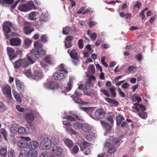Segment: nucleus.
<instances>
[{"mask_svg": "<svg viewBox=\"0 0 157 157\" xmlns=\"http://www.w3.org/2000/svg\"><path fill=\"white\" fill-rule=\"evenodd\" d=\"M34 46L35 48L30 50V53L27 54V58L32 63L34 62L33 59L36 60L40 57L44 56L46 53L44 50L39 48L43 47V44L40 41L38 40L36 41L34 43Z\"/></svg>", "mask_w": 157, "mask_h": 157, "instance_id": "1", "label": "nucleus"}, {"mask_svg": "<svg viewBox=\"0 0 157 157\" xmlns=\"http://www.w3.org/2000/svg\"><path fill=\"white\" fill-rule=\"evenodd\" d=\"M58 68L57 72L53 75L54 79L56 80H60L65 78L68 72L65 65L61 63L59 66Z\"/></svg>", "mask_w": 157, "mask_h": 157, "instance_id": "2", "label": "nucleus"}, {"mask_svg": "<svg viewBox=\"0 0 157 157\" xmlns=\"http://www.w3.org/2000/svg\"><path fill=\"white\" fill-rule=\"evenodd\" d=\"M29 63H33L30 62L29 59L28 60L27 59H19L15 62L14 67L16 69H18L20 68H25L29 66Z\"/></svg>", "mask_w": 157, "mask_h": 157, "instance_id": "3", "label": "nucleus"}, {"mask_svg": "<svg viewBox=\"0 0 157 157\" xmlns=\"http://www.w3.org/2000/svg\"><path fill=\"white\" fill-rule=\"evenodd\" d=\"M36 115V113L35 111L32 110L29 113L25 114V119L28 123V125L31 127L32 126V123Z\"/></svg>", "mask_w": 157, "mask_h": 157, "instance_id": "4", "label": "nucleus"}, {"mask_svg": "<svg viewBox=\"0 0 157 157\" xmlns=\"http://www.w3.org/2000/svg\"><path fill=\"white\" fill-rule=\"evenodd\" d=\"M2 91L3 95L6 96L7 100H10L12 99L11 88L9 85H4L2 89Z\"/></svg>", "mask_w": 157, "mask_h": 157, "instance_id": "5", "label": "nucleus"}, {"mask_svg": "<svg viewBox=\"0 0 157 157\" xmlns=\"http://www.w3.org/2000/svg\"><path fill=\"white\" fill-rule=\"evenodd\" d=\"M34 5L32 1H29L27 4H23L19 5L18 9L21 11L26 12L32 9Z\"/></svg>", "mask_w": 157, "mask_h": 157, "instance_id": "6", "label": "nucleus"}, {"mask_svg": "<svg viewBox=\"0 0 157 157\" xmlns=\"http://www.w3.org/2000/svg\"><path fill=\"white\" fill-rule=\"evenodd\" d=\"M63 151V149L60 146H56L52 147V153L55 156H59Z\"/></svg>", "mask_w": 157, "mask_h": 157, "instance_id": "7", "label": "nucleus"}, {"mask_svg": "<svg viewBox=\"0 0 157 157\" xmlns=\"http://www.w3.org/2000/svg\"><path fill=\"white\" fill-rule=\"evenodd\" d=\"M45 87L50 90L58 89L59 87V84L54 82H47L44 84Z\"/></svg>", "mask_w": 157, "mask_h": 157, "instance_id": "8", "label": "nucleus"}, {"mask_svg": "<svg viewBox=\"0 0 157 157\" xmlns=\"http://www.w3.org/2000/svg\"><path fill=\"white\" fill-rule=\"evenodd\" d=\"M41 144L42 145L44 149L48 150L51 147V140L48 137L44 138L42 140Z\"/></svg>", "mask_w": 157, "mask_h": 157, "instance_id": "9", "label": "nucleus"}, {"mask_svg": "<svg viewBox=\"0 0 157 157\" xmlns=\"http://www.w3.org/2000/svg\"><path fill=\"white\" fill-rule=\"evenodd\" d=\"M12 25V23L10 21H6L3 23V31L5 35L9 34L11 31L10 28L9 26L11 27Z\"/></svg>", "mask_w": 157, "mask_h": 157, "instance_id": "10", "label": "nucleus"}, {"mask_svg": "<svg viewBox=\"0 0 157 157\" xmlns=\"http://www.w3.org/2000/svg\"><path fill=\"white\" fill-rule=\"evenodd\" d=\"M105 116V113L103 111L102 109H98L95 112V116L96 118L98 120L103 118Z\"/></svg>", "mask_w": 157, "mask_h": 157, "instance_id": "11", "label": "nucleus"}, {"mask_svg": "<svg viewBox=\"0 0 157 157\" xmlns=\"http://www.w3.org/2000/svg\"><path fill=\"white\" fill-rule=\"evenodd\" d=\"M7 54L10 60H13L16 58V55L15 54V50L13 48L8 47L7 48Z\"/></svg>", "mask_w": 157, "mask_h": 157, "instance_id": "12", "label": "nucleus"}, {"mask_svg": "<svg viewBox=\"0 0 157 157\" xmlns=\"http://www.w3.org/2000/svg\"><path fill=\"white\" fill-rule=\"evenodd\" d=\"M25 25L24 29V31L26 34L28 35L34 31V29L31 27V25L30 23L26 22L25 23Z\"/></svg>", "mask_w": 157, "mask_h": 157, "instance_id": "13", "label": "nucleus"}, {"mask_svg": "<svg viewBox=\"0 0 157 157\" xmlns=\"http://www.w3.org/2000/svg\"><path fill=\"white\" fill-rule=\"evenodd\" d=\"M74 39L73 36H68L65 38V46L66 48H69L72 46L71 41Z\"/></svg>", "mask_w": 157, "mask_h": 157, "instance_id": "14", "label": "nucleus"}, {"mask_svg": "<svg viewBox=\"0 0 157 157\" xmlns=\"http://www.w3.org/2000/svg\"><path fill=\"white\" fill-rule=\"evenodd\" d=\"M21 40L18 38H13L10 40V44L12 46H18L21 44Z\"/></svg>", "mask_w": 157, "mask_h": 157, "instance_id": "15", "label": "nucleus"}, {"mask_svg": "<svg viewBox=\"0 0 157 157\" xmlns=\"http://www.w3.org/2000/svg\"><path fill=\"white\" fill-rule=\"evenodd\" d=\"M16 84L17 90L19 91L23 92L25 89L24 84L20 80H17L16 82Z\"/></svg>", "mask_w": 157, "mask_h": 157, "instance_id": "16", "label": "nucleus"}, {"mask_svg": "<svg viewBox=\"0 0 157 157\" xmlns=\"http://www.w3.org/2000/svg\"><path fill=\"white\" fill-rule=\"evenodd\" d=\"M39 146V143L36 141H31L29 144L28 146L29 149L31 150H34Z\"/></svg>", "mask_w": 157, "mask_h": 157, "instance_id": "17", "label": "nucleus"}, {"mask_svg": "<svg viewBox=\"0 0 157 157\" xmlns=\"http://www.w3.org/2000/svg\"><path fill=\"white\" fill-rule=\"evenodd\" d=\"M17 144L18 147L21 148H26L28 146L27 142L26 140H24L18 141Z\"/></svg>", "mask_w": 157, "mask_h": 157, "instance_id": "18", "label": "nucleus"}, {"mask_svg": "<svg viewBox=\"0 0 157 157\" xmlns=\"http://www.w3.org/2000/svg\"><path fill=\"white\" fill-rule=\"evenodd\" d=\"M39 13L38 12L34 11L30 13L29 16V18L31 20H35L38 17Z\"/></svg>", "mask_w": 157, "mask_h": 157, "instance_id": "19", "label": "nucleus"}, {"mask_svg": "<svg viewBox=\"0 0 157 157\" xmlns=\"http://www.w3.org/2000/svg\"><path fill=\"white\" fill-rule=\"evenodd\" d=\"M121 140L119 138H114L113 136H110L109 141L110 144L115 145L117 144Z\"/></svg>", "mask_w": 157, "mask_h": 157, "instance_id": "20", "label": "nucleus"}, {"mask_svg": "<svg viewBox=\"0 0 157 157\" xmlns=\"http://www.w3.org/2000/svg\"><path fill=\"white\" fill-rule=\"evenodd\" d=\"M114 117V113L112 112L108 113L107 116V120L111 124H113L114 123L113 118Z\"/></svg>", "mask_w": 157, "mask_h": 157, "instance_id": "21", "label": "nucleus"}, {"mask_svg": "<svg viewBox=\"0 0 157 157\" xmlns=\"http://www.w3.org/2000/svg\"><path fill=\"white\" fill-rule=\"evenodd\" d=\"M50 140L51 144L55 145H58L59 143V138L56 135L52 136Z\"/></svg>", "mask_w": 157, "mask_h": 157, "instance_id": "22", "label": "nucleus"}, {"mask_svg": "<svg viewBox=\"0 0 157 157\" xmlns=\"http://www.w3.org/2000/svg\"><path fill=\"white\" fill-rule=\"evenodd\" d=\"M82 129L86 132H89L91 129V127L87 124H83L82 125Z\"/></svg>", "mask_w": 157, "mask_h": 157, "instance_id": "23", "label": "nucleus"}, {"mask_svg": "<svg viewBox=\"0 0 157 157\" xmlns=\"http://www.w3.org/2000/svg\"><path fill=\"white\" fill-rule=\"evenodd\" d=\"M70 56L73 59H78V53L75 49H72L70 52Z\"/></svg>", "mask_w": 157, "mask_h": 157, "instance_id": "24", "label": "nucleus"}, {"mask_svg": "<svg viewBox=\"0 0 157 157\" xmlns=\"http://www.w3.org/2000/svg\"><path fill=\"white\" fill-rule=\"evenodd\" d=\"M64 143L69 148L72 147L74 144L73 142L71 140L68 138L64 140Z\"/></svg>", "mask_w": 157, "mask_h": 157, "instance_id": "25", "label": "nucleus"}, {"mask_svg": "<svg viewBox=\"0 0 157 157\" xmlns=\"http://www.w3.org/2000/svg\"><path fill=\"white\" fill-rule=\"evenodd\" d=\"M125 118L121 115H118L116 117V120L117 122V125L119 126L120 125L122 122L124 120Z\"/></svg>", "mask_w": 157, "mask_h": 157, "instance_id": "26", "label": "nucleus"}, {"mask_svg": "<svg viewBox=\"0 0 157 157\" xmlns=\"http://www.w3.org/2000/svg\"><path fill=\"white\" fill-rule=\"evenodd\" d=\"M101 123L102 126L107 131H109L111 130V127L110 125L107 122L104 121H101Z\"/></svg>", "mask_w": 157, "mask_h": 157, "instance_id": "27", "label": "nucleus"}, {"mask_svg": "<svg viewBox=\"0 0 157 157\" xmlns=\"http://www.w3.org/2000/svg\"><path fill=\"white\" fill-rule=\"evenodd\" d=\"M105 99L107 102L110 104H114L116 106H117L118 105L119 102L116 100H113L108 98H105Z\"/></svg>", "mask_w": 157, "mask_h": 157, "instance_id": "28", "label": "nucleus"}, {"mask_svg": "<svg viewBox=\"0 0 157 157\" xmlns=\"http://www.w3.org/2000/svg\"><path fill=\"white\" fill-rule=\"evenodd\" d=\"M33 75L34 77L39 78H41L43 77L42 73L39 71H34Z\"/></svg>", "mask_w": 157, "mask_h": 157, "instance_id": "29", "label": "nucleus"}, {"mask_svg": "<svg viewBox=\"0 0 157 157\" xmlns=\"http://www.w3.org/2000/svg\"><path fill=\"white\" fill-rule=\"evenodd\" d=\"M38 152L36 150H32L29 151L28 157H37Z\"/></svg>", "mask_w": 157, "mask_h": 157, "instance_id": "30", "label": "nucleus"}, {"mask_svg": "<svg viewBox=\"0 0 157 157\" xmlns=\"http://www.w3.org/2000/svg\"><path fill=\"white\" fill-rule=\"evenodd\" d=\"M12 93L17 101L21 102V98L20 96L18 95V93L16 92L14 90H13Z\"/></svg>", "mask_w": 157, "mask_h": 157, "instance_id": "31", "label": "nucleus"}, {"mask_svg": "<svg viewBox=\"0 0 157 157\" xmlns=\"http://www.w3.org/2000/svg\"><path fill=\"white\" fill-rule=\"evenodd\" d=\"M29 151L22 149L20 151L19 157H28Z\"/></svg>", "mask_w": 157, "mask_h": 157, "instance_id": "32", "label": "nucleus"}, {"mask_svg": "<svg viewBox=\"0 0 157 157\" xmlns=\"http://www.w3.org/2000/svg\"><path fill=\"white\" fill-rule=\"evenodd\" d=\"M90 145V143L86 141H84L80 144V146L81 149H83L85 148H88V147Z\"/></svg>", "mask_w": 157, "mask_h": 157, "instance_id": "33", "label": "nucleus"}, {"mask_svg": "<svg viewBox=\"0 0 157 157\" xmlns=\"http://www.w3.org/2000/svg\"><path fill=\"white\" fill-rule=\"evenodd\" d=\"M72 31L71 28L69 26H66L63 29V34L67 35L71 32Z\"/></svg>", "mask_w": 157, "mask_h": 157, "instance_id": "34", "label": "nucleus"}, {"mask_svg": "<svg viewBox=\"0 0 157 157\" xmlns=\"http://www.w3.org/2000/svg\"><path fill=\"white\" fill-rule=\"evenodd\" d=\"M7 152V148L4 147L0 149V155L1 157H5Z\"/></svg>", "mask_w": 157, "mask_h": 157, "instance_id": "35", "label": "nucleus"}, {"mask_svg": "<svg viewBox=\"0 0 157 157\" xmlns=\"http://www.w3.org/2000/svg\"><path fill=\"white\" fill-rule=\"evenodd\" d=\"M32 43V40L28 38H26L25 39L24 41V44L26 47V48H28L31 45Z\"/></svg>", "mask_w": 157, "mask_h": 157, "instance_id": "36", "label": "nucleus"}, {"mask_svg": "<svg viewBox=\"0 0 157 157\" xmlns=\"http://www.w3.org/2000/svg\"><path fill=\"white\" fill-rule=\"evenodd\" d=\"M0 133L3 136L4 139L7 140L8 137V133L6 130L3 128H1L0 130Z\"/></svg>", "mask_w": 157, "mask_h": 157, "instance_id": "37", "label": "nucleus"}, {"mask_svg": "<svg viewBox=\"0 0 157 157\" xmlns=\"http://www.w3.org/2000/svg\"><path fill=\"white\" fill-rule=\"evenodd\" d=\"M69 80V82L67 83V86L66 87V89L68 91L70 90L71 89L72 84L73 82V80L72 78H70Z\"/></svg>", "mask_w": 157, "mask_h": 157, "instance_id": "38", "label": "nucleus"}, {"mask_svg": "<svg viewBox=\"0 0 157 157\" xmlns=\"http://www.w3.org/2000/svg\"><path fill=\"white\" fill-rule=\"evenodd\" d=\"M44 62L48 63L51 64L53 63L52 58L49 56H47L44 59Z\"/></svg>", "mask_w": 157, "mask_h": 157, "instance_id": "39", "label": "nucleus"}, {"mask_svg": "<svg viewBox=\"0 0 157 157\" xmlns=\"http://www.w3.org/2000/svg\"><path fill=\"white\" fill-rule=\"evenodd\" d=\"M81 124L79 122H76L73 124V126L75 129H79L82 128Z\"/></svg>", "mask_w": 157, "mask_h": 157, "instance_id": "40", "label": "nucleus"}, {"mask_svg": "<svg viewBox=\"0 0 157 157\" xmlns=\"http://www.w3.org/2000/svg\"><path fill=\"white\" fill-rule=\"evenodd\" d=\"M137 114L139 116L143 119H145L147 117V114L145 112H140L138 113Z\"/></svg>", "mask_w": 157, "mask_h": 157, "instance_id": "41", "label": "nucleus"}, {"mask_svg": "<svg viewBox=\"0 0 157 157\" xmlns=\"http://www.w3.org/2000/svg\"><path fill=\"white\" fill-rule=\"evenodd\" d=\"M18 132L21 135H24L26 133L25 129L24 127H21L19 128L18 130Z\"/></svg>", "mask_w": 157, "mask_h": 157, "instance_id": "42", "label": "nucleus"}, {"mask_svg": "<svg viewBox=\"0 0 157 157\" xmlns=\"http://www.w3.org/2000/svg\"><path fill=\"white\" fill-rule=\"evenodd\" d=\"M117 147L115 146H111L109 148V150L107 153H113L116 151Z\"/></svg>", "mask_w": 157, "mask_h": 157, "instance_id": "43", "label": "nucleus"}, {"mask_svg": "<svg viewBox=\"0 0 157 157\" xmlns=\"http://www.w3.org/2000/svg\"><path fill=\"white\" fill-rule=\"evenodd\" d=\"M89 73L91 74H94L95 72V69L93 65H91L89 67Z\"/></svg>", "mask_w": 157, "mask_h": 157, "instance_id": "44", "label": "nucleus"}, {"mask_svg": "<svg viewBox=\"0 0 157 157\" xmlns=\"http://www.w3.org/2000/svg\"><path fill=\"white\" fill-rule=\"evenodd\" d=\"M109 91L112 97L113 98L116 96L117 93L114 89L110 88H109Z\"/></svg>", "mask_w": 157, "mask_h": 157, "instance_id": "45", "label": "nucleus"}, {"mask_svg": "<svg viewBox=\"0 0 157 157\" xmlns=\"http://www.w3.org/2000/svg\"><path fill=\"white\" fill-rule=\"evenodd\" d=\"M73 99L76 103H80L81 102V99L79 98V96H73Z\"/></svg>", "mask_w": 157, "mask_h": 157, "instance_id": "46", "label": "nucleus"}, {"mask_svg": "<svg viewBox=\"0 0 157 157\" xmlns=\"http://www.w3.org/2000/svg\"><path fill=\"white\" fill-rule=\"evenodd\" d=\"M8 157H15L14 151L13 149H11L8 153Z\"/></svg>", "mask_w": 157, "mask_h": 157, "instance_id": "47", "label": "nucleus"}, {"mask_svg": "<svg viewBox=\"0 0 157 157\" xmlns=\"http://www.w3.org/2000/svg\"><path fill=\"white\" fill-rule=\"evenodd\" d=\"M78 45L79 48L80 49H82L83 47L84 44L83 42V40L82 39H80L78 42Z\"/></svg>", "mask_w": 157, "mask_h": 157, "instance_id": "48", "label": "nucleus"}, {"mask_svg": "<svg viewBox=\"0 0 157 157\" xmlns=\"http://www.w3.org/2000/svg\"><path fill=\"white\" fill-rule=\"evenodd\" d=\"M25 75L28 77H31L33 76V74L31 70H28L25 72Z\"/></svg>", "mask_w": 157, "mask_h": 157, "instance_id": "49", "label": "nucleus"}, {"mask_svg": "<svg viewBox=\"0 0 157 157\" xmlns=\"http://www.w3.org/2000/svg\"><path fill=\"white\" fill-rule=\"evenodd\" d=\"M81 150L82 151L84 154L86 155H88L90 152V150L88 148H85L81 149Z\"/></svg>", "mask_w": 157, "mask_h": 157, "instance_id": "50", "label": "nucleus"}, {"mask_svg": "<svg viewBox=\"0 0 157 157\" xmlns=\"http://www.w3.org/2000/svg\"><path fill=\"white\" fill-rule=\"evenodd\" d=\"M101 59V62L102 64L105 66V67H108V64L105 62V56H103L102 57Z\"/></svg>", "mask_w": 157, "mask_h": 157, "instance_id": "51", "label": "nucleus"}, {"mask_svg": "<svg viewBox=\"0 0 157 157\" xmlns=\"http://www.w3.org/2000/svg\"><path fill=\"white\" fill-rule=\"evenodd\" d=\"M2 4H11L14 2L13 0H2Z\"/></svg>", "mask_w": 157, "mask_h": 157, "instance_id": "52", "label": "nucleus"}, {"mask_svg": "<svg viewBox=\"0 0 157 157\" xmlns=\"http://www.w3.org/2000/svg\"><path fill=\"white\" fill-rule=\"evenodd\" d=\"M100 91L107 97H109L110 96L109 94L106 90L105 89H101Z\"/></svg>", "mask_w": 157, "mask_h": 157, "instance_id": "53", "label": "nucleus"}, {"mask_svg": "<svg viewBox=\"0 0 157 157\" xmlns=\"http://www.w3.org/2000/svg\"><path fill=\"white\" fill-rule=\"evenodd\" d=\"M16 108L18 111L21 112H23L25 110V109L21 107L19 105H16Z\"/></svg>", "mask_w": 157, "mask_h": 157, "instance_id": "54", "label": "nucleus"}, {"mask_svg": "<svg viewBox=\"0 0 157 157\" xmlns=\"http://www.w3.org/2000/svg\"><path fill=\"white\" fill-rule=\"evenodd\" d=\"M134 106L132 107V108L135 109L137 112H140V109H139V104L137 103H135L134 104Z\"/></svg>", "mask_w": 157, "mask_h": 157, "instance_id": "55", "label": "nucleus"}, {"mask_svg": "<svg viewBox=\"0 0 157 157\" xmlns=\"http://www.w3.org/2000/svg\"><path fill=\"white\" fill-rule=\"evenodd\" d=\"M78 150L79 149L77 145H75L74 146L73 148V153H77L78 152Z\"/></svg>", "mask_w": 157, "mask_h": 157, "instance_id": "56", "label": "nucleus"}, {"mask_svg": "<svg viewBox=\"0 0 157 157\" xmlns=\"http://www.w3.org/2000/svg\"><path fill=\"white\" fill-rule=\"evenodd\" d=\"M66 119L71 121H76L75 119L71 115H69L66 116Z\"/></svg>", "mask_w": 157, "mask_h": 157, "instance_id": "57", "label": "nucleus"}, {"mask_svg": "<svg viewBox=\"0 0 157 157\" xmlns=\"http://www.w3.org/2000/svg\"><path fill=\"white\" fill-rule=\"evenodd\" d=\"M139 107L140 111V110H141V112H144V111L146 110V108L145 106L139 104Z\"/></svg>", "mask_w": 157, "mask_h": 157, "instance_id": "58", "label": "nucleus"}, {"mask_svg": "<svg viewBox=\"0 0 157 157\" xmlns=\"http://www.w3.org/2000/svg\"><path fill=\"white\" fill-rule=\"evenodd\" d=\"M86 8L85 7H82L77 12V13L78 14L82 13L83 14V13L84 12Z\"/></svg>", "mask_w": 157, "mask_h": 157, "instance_id": "59", "label": "nucleus"}, {"mask_svg": "<svg viewBox=\"0 0 157 157\" xmlns=\"http://www.w3.org/2000/svg\"><path fill=\"white\" fill-rule=\"evenodd\" d=\"M90 37L93 40H95L97 38V34L96 33H94L90 35Z\"/></svg>", "mask_w": 157, "mask_h": 157, "instance_id": "60", "label": "nucleus"}, {"mask_svg": "<svg viewBox=\"0 0 157 157\" xmlns=\"http://www.w3.org/2000/svg\"><path fill=\"white\" fill-rule=\"evenodd\" d=\"M47 19V17H45L44 15H41L40 18V21H46Z\"/></svg>", "mask_w": 157, "mask_h": 157, "instance_id": "61", "label": "nucleus"}, {"mask_svg": "<svg viewBox=\"0 0 157 157\" xmlns=\"http://www.w3.org/2000/svg\"><path fill=\"white\" fill-rule=\"evenodd\" d=\"M41 41L42 42H45L47 41V37L46 35H42L41 36Z\"/></svg>", "mask_w": 157, "mask_h": 157, "instance_id": "62", "label": "nucleus"}, {"mask_svg": "<svg viewBox=\"0 0 157 157\" xmlns=\"http://www.w3.org/2000/svg\"><path fill=\"white\" fill-rule=\"evenodd\" d=\"M136 57L138 61H140L142 59V56L141 54H139L136 56Z\"/></svg>", "mask_w": 157, "mask_h": 157, "instance_id": "63", "label": "nucleus"}, {"mask_svg": "<svg viewBox=\"0 0 157 157\" xmlns=\"http://www.w3.org/2000/svg\"><path fill=\"white\" fill-rule=\"evenodd\" d=\"M108 155L105 153H102L99 154L98 155V157H108Z\"/></svg>", "mask_w": 157, "mask_h": 157, "instance_id": "64", "label": "nucleus"}]
</instances>
